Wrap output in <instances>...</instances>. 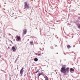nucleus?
Masks as SVG:
<instances>
[{
  "instance_id": "obj_20",
  "label": "nucleus",
  "mask_w": 80,
  "mask_h": 80,
  "mask_svg": "<svg viewBox=\"0 0 80 80\" xmlns=\"http://www.w3.org/2000/svg\"><path fill=\"white\" fill-rule=\"evenodd\" d=\"M78 20H80V17H78Z\"/></svg>"
},
{
  "instance_id": "obj_3",
  "label": "nucleus",
  "mask_w": 80,
  "mask_h": 80,
  "mask_svg": "<svg viewBox=\"0 0 80 80\" xmlns=\"http://www.w3.org/2000/svg\"><path fill=\"white\" fill-rule=\"evenodd\" d=\"M24 69L25 68H22L20 71V74L21 75V77L22 76V75L23 74V72H24V70H23V69Z\"/></svg>"
},
{
  "instance_id": "obj_9",
  "label": "nucleus",
  "mask_w": 80,
  "mask_h": 80,
  "mask_svg": "<svg viewBox=\"0 0 80 80\" xmlns=\"http://www.w3.org/2000/svg\"><path fill=\"white\" fill-rule=\"evenodd\" d=\"M15 13L13 12H10V14L11 15H12V16H13L14 15H15L14 14Z\"/></svg>"
},
{
  "instance_id": "obj_24",
  "label": "nucleus",
  "mask_w": 80,
  "mask_h": 80,
  "mask_svg": "<svg viewBox=\"0 0 80 80\" xmlns=\"http://www.w3.org/2000/svg\"><path fill=\"white\" fill-rule=\"evenodd\" d=\"M12 46V45L11 44H10V46Z\"/></svg>"
},
{
  "instance_id": "obj_12",
  "label": "nucleus",
  "mask_w": 80,
  "mask_h": 80,
  "mask_svg": "<svg viewBox=\"0 0 80 80\" xmlns=\"http://www.w3.org/2000/svg\"><path fill=\"white\" fill-rule=\"evenodd\" d=\"M30 43L31 45H33V42H31Z\"/></svg>"
},
{
  "instance_id": "obj_25",
  "label": "nucleus",
  "mask_w": 80,
  "mask_h": 80,
  "mask_svg": "<svg viewBox=\"0 0 80 80\" xmlns=\"http://www.w3.org/2000/svg\"><path fill=\"white\" fill-rule=\"evenodd\" d=\"M55 47H57V45H56V46H55Z\"/></svg>"
},
{
  "instance_id": "obj_13",
  "label": "nucleus",
  "mask_w": 80,
  "mask_h": 80,
  "mask_svg": "<svg viewBox=\"0 0 80 80\" xmlns=\"http://www.w3.org/2000/svg\"><path fill=\"white\" fill-rule=\"evenodd\" d=\"M67 47L68 48H70V47H71V46L70 45H68V46H67Z\"/></svg>"
},
{
  "instance_id": "obj_18",
  "label": "nucleus",
  "mask_w": 80,
  "mask_h": 80,
  "mask_svg": "<svg viewBox=\"0 0 80 80\" xmlns=\"http://www.w3.org/2000/svg\"><path fill=\"white\" fill-rule=\"evenodd\" d=\"M40 74H41V75H43V73L42 72H41L40 73Z\"/></svg>"
},
{
  "instance_id": "obj_17",
  "label": "nucleus",
  "mask_w": 80,
  "mask_h": 80,
  "mask_svg": "<svg viewBox=\"0 0 80 80\" xmlns=\"http://www.w3.org/2000/svg\"><path fill=\"white\" fill-rule=\"evenodd\" d=\"M38 72H39V71H36V72H35V73H38Z\"/></svg>"
},
{
  "instance_id": "obj_8",
  "label": "nucleus",
  "mask_w": 80,
  "mask_h": 80,
  "mask_svg": "<svg viewBox=\"0 0 80 80\" xmlns=\"http://www.w3.org/2000/svg\"><path fill=\"white\" fill-rule=\"evenodd\" d=\"M12 49L13 51L14 52H15V51H16V49H15V48L14 47H12Z\"/></svg>"
},
{
  "instance_id": "obj_11",
  "label": "nucleus",
  "mask_w": 80,
  "mask_h": 80,
  "mask_svg": "<svg viewBox=\"0 0 80 80\" xmlns=\"http://www.w3.org/2000/svg\"><path fill=\"white\" fill-rule=\"evenodd\" d=\"M34 60L35 62H37V61H38V58H35L34 59Z\"/></svg>"
},
{
  "instance_id": "obj_14",
  "label": "nucleus",
  "mask_w": 80,
  "mask_h": 80,
  "mask_svg": "<svg viewBox=\"0 0 80 80\" xmlns=\"http://www.w3.org/2000/svg\"><path fill=\"white\" fill-rule=\"evenodd\" d=\"M51 48L52 49H53V47L52 46H51Z\"/></svg>"
},
{
  "instance_id": "obj_23",
  "label": "nucleus",
  "mask_w": 80,
  "mask_h": 80,
  "mask_svg": "<svg viewBox=\"0 0 80 80\" xmlns=\"http://www.w3.org/2000/svg\"><path fill=\"white\" fill-rule=\"evenodd\" d=\"M35 55H38V54L37 53H35Z\"/></svg>"
},
{
  "instance_id": "obj_10",
  "label": "nucleus",
  "mask_w": 80,
  "mask_h": 80,
  "mask_svg": "<svg viewBox=\"0 0 80 80\" xmlns=\"http://www.w3.org/2000/svg\"><path fill=\"white\" fill-rule=\"evenodd\" d=\"M45 79L46 80H48V78L47 77V76H45Z\"/></svg>"
},
{
  "instance_id": "obj_16",
  "label": "nucleus",
  "mask_w": 80,
  "mask_h": 80,
  "mask_svg": "<svg viewBox=\"0 0 80 80\" xmlns=\"http://www.w3.org/2000/svg\"><path fill=\"white\" fill-rule=\"evenodd\" d=\"M38 76L40 77V75H41V74H40V73L38 74Z\"/></svg>"
},
{
  "instance_id": "obj_2",
  "label": "nucleus",
  "mask_w": 80,
  "mask_h": 80,
  "mask_svg": "<svg viewBox=\"0 0 80 80\" xmlns=\"http://www.w3.org/2000/svg\"><path fill=\"white\" fill-rule=\"evenodd\" d=\"M29 8V5L28 4H27V3L26 2H24V8H26L27 9H28Z\"/></svg>"
},
{
  "instance_id": "obj_28",
  "label": "nucleus",
  "mask_w": 80,
  "mask_h": 80,
  "mask_svg": "<svg viewBox=\"0 0 80 80\" xmlns=\"http://www.w3.org/2000/svg\"><path fill=\"white\" fill-rule=\"evenodd\" d=\"M15 15H16V13H15Z\"/></svg>"
},
{
  "instance_id": "obj_7",
  "label": "nucleus",
  "mask_w": 80,
  "mask_h": 80,
  "mask_svg": "<svg viewBox=\"0 0 80 80\" xmlns=\"http://www.w3.org/2000/svg\"><path fill=\"white\" fill-rule=\"evenodd\" d=\"M74 69L72 68H71L70 69V71L71 72H73L74 71Z\"/></svg>"
},
{
  "instance_id": "obj_1",
  "label": "nucleus",
  "mask_w": 80,
  "mask_h": 80,
  "mask_svg": "<svg viewBox=\"0 0 80 80\" xmlns=\"http://www.w3.org/2000/svg\"><path fill=\"white\" fill-rule=\"evenodd\" d=\"M60 72L61 73H63L64 74H66V66L65 65L62 66L60 70Z\"/></svg>"
},
{
  "instance_id": "obj_5",
  "label": "nucleus",
  "mask_w": 80,
  "mask_h": 80,
  "mask_svg": "<svg viewBox=\"0 0 80 80\" xmlns=\"http://www.w3.org/2000/svg\"><path fill=\"white\" fill-rule=\"evenodd\" d=\"M17 38L18 39V41H19L20 40V37L19 36H17Z\"/></svg>"
},
{
  "instance_id": "obj_6",
  "label": "nucleus",
  "mask_w": 80,
  "mask_h": 80,
  "mask_svg": "<svg viewBox=\"0 0 80 80\" xmlns=\"http://www.w3.org/2000/svg\"><path fill=\"white\" fill-rule=\"evenodd\" d=\"M24 34H26L27 33V29H25L23 30Z\"/></svg>"
},
{
  "instance_id": "obj_27",
  "label": "nucleus",
  "mask_w": 80,
  "mask_h": 80,
  "mask_svg": "<svg viewBox=\"0 0 80 80\" xmlns=\"http://www.w3.org/2000/svg\"><path fill=\"white\" fill-rule=\"evenodd\" d=\"M28 41L29 40V39H28Z\"/></svg>"
},
{
  "instance_id": "obj_29",
  "label": "nucleus",
  "mask_w": 80,
  "mask_h": 80,
  "mask_svg": "<svg viewBox=\"0 0 80 80\" xmlns=\"http://www.w3.org/2000/svg\"><path fill=\"white\" fill-rule=\"evenodd\" d=\"M57 38H58V37H57Z\"/></svg>"
},
{
  "instance_id": "obj_4",
  "label": "nucleus",
  "mask_w": 80,
  "mask_h": 80,
  "mask_svg": "<svg viewBox=\"0 0 80 80\" xmlns=\"http://www.w3.org/2000/svg\"><path fill=\"white\" fill-rule=\"evenodd\" d=\"M69 70H70V68H67L66 69V73H68L69 72Z\"/></svg>"
},
{
  "instance_id": "obj_19",
  "label": "nucleus",
  "mask_w": 80,
  "mask_h": 80,
  "mask_svg": "<svg viewBox=\"0 0 80 80\" xmlns=\"http://www.w3.org/2000/svg\"><path fill=\"white\" fill-rule=\"evenodd\" d=\"M38 56H40V54H38Z\"/></svg>"
},
{
  "instance_id": "obj_21",
  "label": "nucleus",
  "mask_w": 80,
  "mask_h": 80,
  "mask_svg": "<svg viewBox=\"0 0 80 80\" xmlns=\"http://www.w3.org/2000/svg\"><path fill=\"white\" fill-rule=\"evenodd\" d=\"M9 2H11V3H12V1H9Z\"/></svg>"
},
{
  "instance_id": "obj_15",
  "label": "nucleus",
  "mask_w": 80,
  "mask_h": 80,
  "mask_svg": "<svg viewBox=\"0 0 80 80\" xmlns=\"http://www.w3.org/2000/svg\"><path fill=\"white\" fill-rule=\"evenodd\" d=\"M78 28L80 29V25H78Z\"/></svg>"
},
{
  "instance_id": "obj_22",
  "label": "nucleus",
  "mask_w": 80,
  "mask_h": 80,
  "mask_svg": "<svg viewBox=\"0 0 80 80\" xmlns=\"http://www.w3.org/2000/svg\"><path fill=\"white\" fill-rule=\"evenodd\" d=\"M17 58H17V59H16L15 60V62H16V61H17Z\"/></svg>"
},
{
  "instance_id": "obj_26",
  "label": "nucleus",
  "mask_w": 80,
  "mask_h": 80,
  "mask_svg": "<svg viewBox=\"0 0 80 80\" xmlns=\"http://www.w3.org/2000/svg\"><path fill=\"white\" fill-rule=\"evenodd\" d=\"M11 43H12V41H11Z\"/></svg>"
}]
</instances>
